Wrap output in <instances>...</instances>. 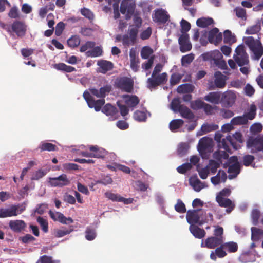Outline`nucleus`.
Here are the masks:
<instances>
[{
  "instance_id": "f257e3e1",
  "label": "nucleus",
  "mask_w": 263,
  "mask_h": 263,
  "mask_svg": "<svg viewBox=\"0 0 263 263\" xmlns=\"http://www.w3.org/2000/svg\"><path fill=\"white\" fill-rule=\"evenodd\" d=\"M200 57L204 61H213L214 64L222 69H225L227 67L226 62L222 59L223 55L218 50L203 53Z\"/></svg>"
},
{
  "instance_id": "f03ea898",
  "label": "nucleus",
  "mask_w": 263,
  "mask_h": 263,
  "mask_svg": "<svg viewBox=\"0 0 263 263\" xmlns=\"http://www.w3.org/2000/svg\"><path fill=\"white\" fill-rule=\"evenodd\" d=\"M245 44L253 53V58L259 60L263 55V46L260 40H255L253 36H247L243 39Z\"/></svg>"
},
{
  "instance_id": "7ed1b4c3",
  "label": "nucleus",
  "mask_w": 263,
  "mask_h": 263,
  "mask_svg": "<svg viewBox=\"0 0 263 263\" xmlns=\"http://www.w3.org/2000/svg\"><path fill=\"white\" fill-rule=\"evenodd\" d=\"M222 135L220 133H215L214 139L218 143V146L220 149H223L228 152H230L229 144L231 145L234 149H237V145L232 140L231 136L229 135L226 138H222Z\"/></svg>"
},
{
  "instance_id": "20e7f679",
  "label": "nucleus",
  "mask_w": 263,
  "mask_h": 263,
  "mask_svg": "<svg viewBox=\"0 0 263 263\" xmlns=\"http://www.w3.org/2000/svg\"><path fill=\"white\" fill-rule=\"evenodd\" d=\"M25 210V206L22 204H12L9 208H0V218L16 216Z\"/></svg>"
},
{
  "instance_id": "39448f33",
  "label": "nucleus",
  "mask_w": 263,
  "mask_h": 263,
  "mask_svg": "<svg viewBox=\"0 0 263 263\" xmlns=\"http://www.w3.org/2000/svg\"><path fill=\"white\" fill-rule=\"evenodd\" d=\"M233 58L236 63L240 67L248 64L249 62L248 55L246 52L244 46L242 45L236 48L235 54Z\"/></svg>"
},
{
  "instance_id": "423d86ee",
  "label": "nucleus",
  "mask_w": 263,
  "mask_h": 263,
  "mask_svg": "<svg viewBox=\"0 0 263 263\" xmlns=\"http://www.w3.org/2000/svg\"><path fill=\"white\" fill-rule=\"evenodd\" d=\"M203 212L201 209L198 210H189L186 215V218L187 222L190 224V226L194 225L195 224H198L200 226H202L204 223H206V220L203 219H200L201 215L199 214V212Z\"/></svg>"
},
{
  "instance_id": "0eeeda50",
  "label": "nucleus",
  "mask_w": 263,
  "mask_h": 263,
  "mask_svg": "<svg viewBox=\"0 0 263 263\" xmlns=\"http://www.w3.org/2000/svg\"><path fill=\"white\" fill-rule=\"evenodd\" d=\"M168 75L166 72L155 75L154 77L151 76L147 81V87L149 89L155 88L157 86L164 84L167 81Z\"/></svg>"
},
{
  "instance_id": "6e6552de",
  "label": "nucleus",
  "mask_w": 263,
  "mask_h": 263,
  "mask_svg": "<svg viewBox=\"0 0 263 263\" xmlns=\"http://www.w3.org/2000/svg\"><path fill=\"white\" fill-rule=\"evenodd\" d=\"M117 87L122 91L132 92L134 89L133 80L127 77H121L116 81Z\"/></svg>"
},
{
  "instance_id": "1a4fd4ad",
  "label": "nucleus",
  "mask_w": 263,
  "mask_h": 263,
  "mask_svg": "<svg viewBox=\"0 0 263 263\" xmlns=\"http://www.w3.org/2000/svg\"><path fill=\"white\" fill-rule=\"evenodd\" d=\"M263 145V136H258L255 138H250L247 142V147L250 149L251 153H256L261 151Z\"/></svg>"
},
{
  "instance_id": "9d476101",
  "label": "nucleus",
  "mask_w": 263,
  "mask_h": 263,
  "mask_svg": "<svg viewBox=\"0 0 263 263\" xmlns=\"http://www.w3.org/2000/svg\"><path fill=\"white\" fill-rule=\"evenodd\" d=\"M136 8V4L132 0H123L120 6V12L124 14L127 12L126 17L130 18L134 13Z\"/></svg>"
},
{
  "instance_id": "9b49d317",
  "label": "nucleus",
  "mask_w": 263,
  "mask_h": 263,
  "mask_svg": "<svg viewBox=\"0 0 263 263\" xmlns=\"http://www.w3.org/2000/svg\"><path fill=\"white\" fill-rule=\"evenodd\" d=\"M13 32L19 37H22L25 36L27 31L26 25L22 21H15L11 25L10 28L8 29V31Z\"/></svg>"
},
{
  "instance_id": "f8f14e48",
  "label": "nucleus",
  "mask_w": 263,
  "mask_h": 263,
  "mask_svg": "<svg viewBox=\"0 0 263 263\" xmlns=\"http://www.w3.org/2000/svg\"><path fill=\"white\" fill-rule=\"evenodd\" d=\"M49 179V183L51 186L54 187H63L70 183V181L67 178L66 175L64 174L57 177L50 178Z\"/></svg>"
},
{
  "instance_id": "ddd939ff",
  "label": "nucleus",
  "mask_w": 263,
  "mask_h": 263,
  "mask_svg": "<svg viewBox=\"0 0 263 263\" xmlns=\"http://www.w3.org/2000/svg\"><path fill=\"white\" fill-rule=\"evenodd\" d=\"M105 196L113 202H123L125 204H130L134 200L133 198H125L118 194L114 193L110 191L106 192L105 193Z\"/></svg>"
},
{
  "instance_id": "4468645a",
  "label": "nucleus",
  "mask_w": 263,
  "mask_h": 263,
  "mask_svg": "<svg viewBox=\"0 0 263 263\" xmlns=\"http://www.w3.org/2000/svg\"><path fill=\"white\" fill-rule=\"evenodd\" d=\"M180 51L182 52L189 51L192 49V44L189 41V35L187 34H182L179 38Z\"/></svg>"
},
{
  "instance_id": "2eb2a0df",
  "label": "nucleus",
  "mask_w": 263,
  "mask_h": 263,
  "mask_svg": "<svg viewBox=\"0 0 263 263\" xmlns=\"http://www.w3.org/2000/svg\"><path fill=\"white\" fill-rule=\"evenodd\" d=\"M216 201L219 206L227 208L226 211L227 213H230L235 208L234 203L229 198L216 197Z\"/></svg>"
},
{
  "instance_id": "dca6fc26",
  "label": "nucleus",
  "mask_w": 263,
  "mask_h": 263,
  "mask_svg": "<svg viewBox=\"0 0 263 263\" xmlns=\"http://www.w3.org/2000/svg\"><path fill=\"white\" fill-rule=\"evenodd\" d=\"M222 40V33L219 32V29L217 28H214L209 31L208 40L210 43L217 45Z\"/></svg>"
},
{
  "instance_id": "f3484780",
  "label": "nucleus",
  "mask_w": 263,
  "mask_h": 263,
  "mask_svg": "<svg viewBox=\"0 0 263 263\" xmlns=\"http://www.w3.org/2000/svg\"><path fill=\"white\" fill-rule=\"evenodd\" d=\"M111 90V86L109 85H106L100 88L99 90L95 88H90L89 91L90 93L97 98L104 99L107 95H108Z\"/></svg>"
},
{
  "instance_id": "a211bd4d",
  "label": "nucleus",
  "mask_w": 263,
  "mask_h": 263,
  "mask_svg": "<svg viewBox=\"0 0 263 263\" xmlns=\"http://www.w3.org/2000/svg\"><path fill=\"white\" fill-rule=\"evenodd\" d=\"M169 18L170 16L165 10L159 9L155 11L153 20L156 22L164 24L168 21Z\"/></svg>"
},
{
  "instance_id": "6ab92c4d",
  "label": "nucleus",
  "mask_w": 263,
  "mask_h": 263,
  "mask_svg": "<svg viewBox=\"0 0 263 263\" xmlns=\"http://www.w3.org/2000/svg\"><path fill=\"white\" fill-rule=\"evenodd\" d=\"M235 95L231 91H227L223 93L220 99V103L226 106H231L235 102Z\"/></svg>"
},
{
  "instance_id": "aec40b11",
  "label": "nucleus",
  "mask_w": 263,
  "mask_h": 263,
  "mask_svg": "<svg viewBox=\"0 0 263 263\" xmlns=\"http://www.w3.org/2000/svg\"><path fill=\"white\" fill-rule=\"evenodd\" d=\"M9 227L13 232L19 233L24 230L26 224L22 220H12L9 222Z\"/></svg>"
},
{
  "instance_id": "412c9836",
  "label": "nucleus",
  "mask_w": 263,
  "mask_h": 263,
  "mask_svg": "<svg viewBox=\"0 0 263 263\" xmlns=\"http://www.w3.org/2000/svg\"><path fill=\"white\" fill-rule=\"evenodd\" d=\"M232 158L236 161V162L229 166L228 172L230 174L228 176L229 179L235 178L239 174L240 171V166L237 161V157H232Z\"/></svg>"
},
{
  "instance_id": "4be33fe9",
  "label": "nucleus",
  "mask_w": 263,
  "mask_h": 263,
  "mask_svg": "<svg viewBox=\"0 0 263 263\" xmlns=\"http://www.w3.org/2000/svg\"><path fill=\"white\" fill-rule=\"evenodd\" d=\"M89 149L91 152L92 157L93 158H103L108 154V152L105 149L99 147L97 145H89Z\"/></svg>"
},
{
  "instance_id": "5701e85b",
  "label": "nucleus",
  "mask_w": 263,
  "mask_h": 263,
  "mask_svg": "<svg viewBox=\"0 0 263 263\" xmlns=\"http://www.w3.org/2000/svg\"><path fill=\"white\" fill-rule=\"evenodd\" d=\"M212 146V140L207 137L201 138L198 144V151L200 153L210 151Z\"/></svg>"
},
{
  "instance_id": "b1692460",
  "label": "nucleus",
  "mask_w": 263,
  "mask_h": 263,
  "mask_svg": "<svg viewBox=\"0 0 263 263\" xmlns=\"http://www.w3.org/2000/svg\"><path fill=\"white\" fill-rule=\"evenodd\" d=\"M223 243V237H211L205 241V246L208 248L213 249Z\"/></svg>"
},
{
  "instance_id": "393cba45",
  "label": "nucleus",
  "mask_w": 263,
  "mask_h": 263,
  "mask_svg": "<svg viewBox=\"0 0 263 263\" xmlns=\"http://www.w3.org/2000/svg\"><path fill=\"white\" fill-rule=\"evenodd\" d=\"M102 111L109 116H110L114 118L113 120L116 119L118 117V110L115 106L110 104H107L102 109Z\"/></svg>"
},
{
  "instance_id": "a878e982",
  "label": "nucleus",
  "mask_w": 263,
  "mask_h": 263,
  "mask_svg": "<svg viewBox=\"0 0 263 263\" xmlns=\"http://www.w3.org/2000/svg\"><path fill=\"white\" fill-rule=\"evenodd\" d=\"M221 93L220 92H211L204 96V100L214 104L220 103Z\"/></svg>"
},
{
  "instance_id": "bb28decb",
  "label": "nucleus",
  "mask_w": 263,
  "mask_h": 263,
  "mask_svg": "<svg viewBox=\"0 0 263 263\" xmlns=\"http://www.w3.org/2000/svg\"><path fill=\"white\" fill-rule=\"evenodd\" d=\"M214 84L217 88H222L226 86V76L220 71H216L214 73Z\"/></svg>"
},
{
  "instance_id": "cd10ccee",
  "label": "nucleus",
  "mask_w": 263,
  "mask_h": 263,
  "mask_svg": "<svg viewBox=\"0 0 263 263\" xmlns=\"http://www.w3.org/2000/svg\"><path fill=\"white\" fill-rule=\"evenodd\" d=\"M97 65L101 69L99 72L102 73H105L107 71L111 70L114 68L113 63L111 62L106 60H100L98 61Z\"/></svg>"
},
{
  "instance_id": "c85d7f7f",
  "label": "nucleus",
  "mask_w": 263,
  "mask_h": 263,
  "mask_svg": "<svg viewBox=\"0 0 263 263\" xmlns=\"http://www.w3.org/2000/svg\"><path fill=\"white\" fill-rule=\"evenodd\" d=\"M227 179L226 173L223 170H219L215 176H213L211 178V182L214 185H217L220 182H225Z\"/></svg>"
},
{
  "instance_id": "c756f323",
  "label": "nucleus",
  "mask_w": 263,
  "mask_h": 263,
  "mask_svg": "<svg viewBox=\"0 0 263 263\" xmlns=\"http://www.w3.org/2000/svg\"><path fill=\"white\" fill-rule=\"evenodd\" d=\"M122 97L125 100V104L129 107H134L139 103L138 97L135 95H123Z\"/></svg>"
},
{
  "instance_id": "7c9ffc66",
  "label": "nucleus",
  "mask_w": 263,
  "mask_h": 263,
  "mask_svg": "<svg viewBox=\"0 0 263 263\" xmlns=\"http://www.w3.org/2000/svg\"><path fill=\"white\" fill-rule=\"evenodd\" d=\"M190 231L195 237L199 239L202 238L206 234L205 231L203 229L195 225L191 224L190 226Z\"/></svg>"
},
{
  "instance_id": "2f4dec72",
  "label": "nucleus",
  "mask_w": 263,
  "mask_h": 263,
  "mask_svg": "<svg viewBox=\"0 0 263 263\" xmlns=\"http://www.w3.org/2000/svg\"><path fill=\"white\" fill-rule=\"evenodd\" d=\"M190 183L196 192H199L204 187L203 183L196 176L191 177Z\"/></svg>"
},
{
  "instance_id": "473e14b6",
  "label": "nucleus",
  "mask_w": 263,
  "mask_h": 263,
  "mask_svg": "<svg viewBox=\"0 0 263 263\" xmlns=\"http://www.w3.org/2000/svg\"><path fill=\"white\" fill-rule=\"evenodd\" d=\"M214 23V20L211 17H201L196 21L197 25L201 28H206Z\"/></svg>"
},
{
  "instance_id": "72a5a7b5",
  "label": "nucleus",
  "mask_w": 263,
  "mask_h": 263,
  "mask_svg": "<svg viewBox=\"0 0 263 263\" xmlns=\"http://www.w3.org/2000/svg\"><path fill=\"white\" fill-rule=\"evenodd\" d=\"M104 99L95 100L93 98L92 101L88 104V105L91 108H94L96 111H99L100 110L101 107L104 104Z\"/></svg>"
},
{
  "instance_id": "f704fd0d",
  "label": "nucleus",
  "mask_w": 263,
  "mask_h": 263,
  "mask_svg": "<svg viewBox=\"0 0 263 263\" xmlns=\"http://www.w3.org/2000/svg\"><path fill=\"white\" fill-rule=\"evenodd\" d=\"M54 67L58 70L66 72H72L76 70V68L74 67L67 65L63 63L56 64L54 65Z\"/></svg>"
},
{
  "instance_id": "c9c22d12",
  "label": "nucleus",
  "mask_w": 263,
  "mask_h": 263,
  "mask_svg": "<svg viewBox=\"0 0 263 263\" xmlns=\"http://www.w3.org/2000/svg\"><path fill=\"white\" fill-rule=\"evenodd\" d=\"M67 42L69 47L74 48L79 46L81 39L79 35H74L68 39Z\"/></svg>"
},
{
  "instance_id": "e433bc0d",
  "label": "nucleus",
  "mask_w": 263,
  "mask_h": 263,
  "mask_svg": "<svg viewBox=\"0 0 263 263\" xmlns=\"http://www.w3.org/2000/svg\"><path fill=\"white\" fill-rule=\"evenodd\" d=\"M181 116L185 119L192 120L194 118V115L192 111L186 106H183L179 111Z\"/></svg>"
},
{
  "instance_id": "4c0bfd02",
  "label": "nucleus",
  "mask_w": 263,
  "mask_h": 263,
  "mask_svg": "<svg viewBox=\"0 0 263 263\" xmlns=\"http://www.w3.org/2000/svg\"><path fill=\"white\" fill-rule=\"evenodd\" d=\"M224 39L223 41L226 44H232L236 41V39L235 35L232 34V32L229 30H226L223 33Z\"/></svg>"
},
{
  "instance_id": "58836bf2",
  "label": "nucleus",
  "mask_w": 263,
  "mask_h": 263,
  "mask_svg": "<svg viewBox=\"0 0 263 263\" xmlns=\"http://www.w3.org/2000/svg\"><path fill=\"white\" fill-rule=\"evenodd\" d=\"M103 50L99 46L94 47L92 50H89L86 52V55L87 57H98L102 55Z\"/></svg>"
},
{
  "instance_id": "ea45409f",
  "label": "nucleus",
  "mask_w": 263,
  "mask_h": 263,
  "mask_svg": "<svg viewBox=\"0 0 263 263\" xmlns=\"http://www.w3.org/2000/svg\"><path fill=\"white\" fill-rule=\"evenodd\" d=\"M256 107L254 104H251L250 105L249 110L248 112L245 113L243 115L247 119V122H248L249 120H253L255 118L256 115Z\"/></svg>"
},
{
  "instance_id": "a19ab883",
  "label": "nucleus",
  "mask_w": 263,
  "mask_h": 263,
  "mask_svg": "<svg viewBox=\"0 0 263 263\" xmlns=\"http://www.w3.org/2000/svg\"><path fill=\"white\" fill-rule=\"evenodd\" d=\"M183 123L184 121L182 119L173 120L170 123V129L171 131L174 132L175 130L180 128Z\"/></svg>"
},
{
  "instance_id": "79ce46f5",
  "label": "nucleus",
  "mask_w": 263,
  "mask_h": 263,
  "mask_svg": "<svg viewBox=\"0 0 263 263\" xmlns=\"http://www.w3.org/2000/svg\"><path fill=\"white\" fill-rule=\"evenodd\" d=\"M153 49L148 46H144L141 51V57L143 59H148L153 53Z\"/></svg>"
},
{
  "instance_id": "37998d69",
  "label": "nucleus",
  "mask_w": 263,
  "mask_h": 263,
  "mask_svg": "<svg viewBox=\"0 0 263 263\" xmlns=\"http://www.w3.org/2000/svg\"><path fill=\"white\" fill-rule=\"evenodd\" d=\"M231 123L234 125H245L248 123L247 119L244 115L233 118L231 120Z\"/></svg>"
},
{
  "instance_id": "c03bdc74",
  "label": "nucleus",
  "mask_w": 263,
  "mask_h": 263,
  "mask_svg": "<svg viewBox=\"0 0 263 263\" xmlns=\"http://www.w3.org/2000/svg\"><path fill=\"white\" fill-rule=\"evenodd\" d=\"M133 118L138 122H145L147 119V116L145 112L136 110L134 113Z\"/></svg>"
},
{
  "instance_id": "a18cd8bd",
  "label": "nucleus",
  "mask_w": 263,
  "mask_h": 263,
  "mask_svg": "<svg viewBox=\"0 0 263 263\" xmlns=\"http://www.w3.org/2000/svg\"><path fill=\"white\" fill-rule=\"evenodd\" d=\"M129 55L130 57V67L134 71L137 72L139 69V59H137L135 54L131 52Z\"/></svg>"
},
{
  "instance_id": "49530a36",
  "label": "nucleus",
  "mask_w": 263,
  "mask_h": 263,
  "mask_svg": "<svg viewBox=\"0 0 263 263\" xmlns=\"http://www.w3.org/2000/svg\"><path fill=\"white\" fill-rule=\"evenodd\" d=\"M223 244L224 249H227L228 251L230 253L236 252L238 250V247L237 244L233 241H230Z\"/></svg>"
},
{
  "instance_id": "de8ad7c7",
  "label": "nucleus",
  "mask_w": 263,
  "mask_h": 263,
  "mask_svg": "<svg viewBox=\"0 0 263 263\" xmlns=\"http://www.w3.org/2000/svg\"><path fill=\"white\" fill-rule=\"evenodd\" d=\"M261 30V26L260 24H256L252 25L248 28L246 30V34H255L257 33Z\"/></svg>"
},
{
  "instance_id": "09e8293b",
  "label": "nucleus",
  "mask_w": 263,
  "mask_h": 263,
  "mask_svg": "<svg viewBox=\"0 0 263 263\" xmlns=\"http://www.w3.org/2000/svg\"><path fill=\"white\" fill-rule=\"evenodd\" d=\"M227 153L229 152L226 150H218L214 153V157L218 160H221V159H227L229 157V155ZM229 153H231V151H230Z\"/></svg>"
},
{
  "instance_id": "8fccbe9b",
  "label": "nucleus",
  "mask_w": 263,
  "mask_h": 263,
  "mask_svg": "<svg viewBox=\"0 0 263 263\" xmlns=\"http://www.w3.org/2000/svg\"><path fill=\"white\" fill-rule=\"evenodd\" d=\"M171 105L172 109L175 112L179 111L181 107L184 106L180 104V99L178 98H174L171 102Z\"/></svg>"
},
{
  "instance_id": "3c124183",
  "label": "nucleus",
  "mask_w": 263,
  "mask_h": 263,
  "mask_svg": "<svg viewBox=\"0 0 263 263\" xmlns=\"http://www.w3.org/2000/svg\"><path fill=\"white\" fill-rule=\"evenodd\" d=\"M175 210L179 213H184L186 212V209L184 203L181 199H178L175 205Z\"/></svg>"
},
{
  "instance_id": "603ef678",
  "label": "nucleus",
  "mask_w": 263,
  "mask_h": 263,
  "mask_svg": "<svg viewBox=\"0 0 263 263\" xmlns=\"http://www.w3.org/2000/svg\"><path fill=\"white\" fill-rule=\"evenodd\" d=\"M41 151H54L56 150L57 146L53 144L47 142L42 143L40 147Z\"/></svg>"
},
{
  "instance_id": "864d4df0",
  "label": "nucleus",
  "mask_w": 263,
  "mask_h": 263,
  "mask_svg": "<svg viewBox=\"0 0 263 263\" xmlns=\"http://www.w3.org/2000/svg\"><path fill=\"white\" fill-rule=\"evenodd\" d=\"M189 148V144L185 143H181L178 146L177 153L180 156H183L187 154Z\"/></svg>"
},
{
  "instance_id": "5fc2aeb1",
  "label": "nucleus",
  "mask_w": 263,
  "mask_h": 263,
  "mask_svg": "<svg viewBox=\"0 0 263 263\" xmlns=\"http://www.w3.org/2000/svg\"><path fill=\"white\" fill-rule=\"evenodd\" d=\"M73 230V226H70L69 229L58 230L55 233L57 237H62L66 235L70 234Z\"/></svg>"
},
{
  "instance_id": "6e6d98bb",
  "label": "nucleus",
  "mask_w": 263,
  "mask_h": 263,
  "mask_svg": "<svg viewBox=\"0 0 263 263\" xmlns=\"http://www.w3.org/2000/svg\"><path fill=\"white\" fill-rule=\"evenodd\" d=\"M37 222L40 224L44 232L47 233L48 231V223L47 220L39 216L37 218Z\"/></svg>"
},
{
  "instance_id": "4d7b16f0",
  "label": "nucleus",
  "mask_w": 263,
  "mask_h": 263,
  "mask_svg": "<svg viewBox=\"0 0 263 263\" xmlns=\"http://www.w3.org/2000/svg\"><path fill=\"white\" fill-rule=\"evenodd\" d=\"M57 214L59 215V221L60 223L64 224H69L73 223V220L71 217H66L63 214L60 212H57Z\"/></svg>"
},
{
  "instance_id": "13d9d810",
  "label": "nucleus",
  "mask_w": 263,
  "mask_h": 263,
  "mask_svg": "<svg viewBox=\"0 0 263 263\" xmlns=\"http://www.w3.org/2000/svg\"><path fill=\"white\" fill-rule=\"evenodd\" d=\"M192 167V165L191 163H185L177 168V172L182 174H185L187 171L190 170Z\"/></svg>"
},
{
  "instance_id": "bf43d9fd",
  "label": "nucleus",
  "mask_w": 263,
  "mask_h": 263,
  "mask_svg": "<svg viewBox=\"0 0 263 263\" xmlns=\"http://www.w3.org/2000/svg\"><path fill=\"white\" fill-rule=\"evenodd\" d=\"M81 13L84 17L92 21L94 18V14L89 9L83 8L81 9Z\"/></svg>"
},
{
  "instance_id": "052dcab7",
  "label": "nucleus",
  "mask_w": 263,
  "mask_h": 263,
  "mask_svg": "<svg viewBox=\"0 0 263 263\" xmlns=\"http://www.w3.org/2000/svg\"><path fill=\"white\" fill-rule=\"evenodd\" d=\"M181 78L182 77L180 74L177 73H173L171 75L170 79V85L171 86H174L178 84L180 82Z\"/></svg>"
},
{
  "instance_id": "680f3d73",
  "label": "nucleus",
  "mask_w": 263,
  "mask_h": 263,
  "mask_svg": "<svg viewBox=\"0 0 263 263\" xmlns=\"http://www.w3.org/2000/svg\"><path fill=\"white\" fill-rule=\"evenodd\" d=\"M204 102L200 100H196L191 102L190 106L194 110L202 109Z\"/></svg>"
},
{
  "instance_id": "e2e57ef3",
  "label": "nucleus",
  "mask_w": 263,
  "mask_h": 263,
  "mask_svg": "<svg viewBox=\"0 0 263 263\" xmlns=\"http://www.w3.org/2000/svg\"><path fill=\"white\" fill-rule=\"evenodd\" d=\"M252 239L253 240H257L259 237L263 234V230L256 227L251 228Z\"/></svg>"
},
{
  "instance_id": "0e129e2a",
  "label": "nucleus",
  "mask_w": 263,
  "mask_h": 263,
  "mask_svg": "<svg viewBox=\"0 0 263 263\" xmlns=\"http://www.w3.org/2000/svg\"><path fill=\"white\" fill-rule=\"evenodd\" d=\"M122 42L124 46H129L135 44L136 41L132 40L128 35L125 34L122 37Z\"/></svg>"
},
{
  "instance_id": "69168bd1",
  "label": "nucleus",
  "mask_w": 263,
  "mask_h": 263,
  "mask_svg": "<svg viewBox=\"0 0 263 263\" xmlns=\"http://www.w3.org/2000/svg\"><path fill=\"white\" fill-rule=\"evenodd\" d=\"M197 170L198 172L200 177L201 179H205L207 178L209 174V169L208 166H206L204 168L200 169L199 168V165H198L197 167Z\"/></svg>"
},
{
  "instance_id": "338daca9",
  "label": "nucleus",
  "mask_w": 263,
  "mask_h": 263,
  "mask_svg": "<svg viewBox=\"0 0 263 263\" xmlns=\"http://www.w3.org/2000/svg\"><path fill=\"white\" fill-rule=\"evenodd\" d=\"M96 237L95 231L89 228H87L85 231V238L89 241L93 240Z\"/></svg>"
},
{
  "instance_id": "774afa93",
  "label": "nucleus",
  "mask_w": 263,
  "mask_h": 263,
  "mask_svg": "<svg viewBox=\"0 0 263 263\" xmlns=\"http://www.w3.org/2000/svg\"><path fill=\"white\" fill-rule=\"evenodd\" d=\"M192 86L188 84H184L179 85L177 88V92L179 93H185L188 91H192L191 89Z\"/></svg>"
}]
</instances>
